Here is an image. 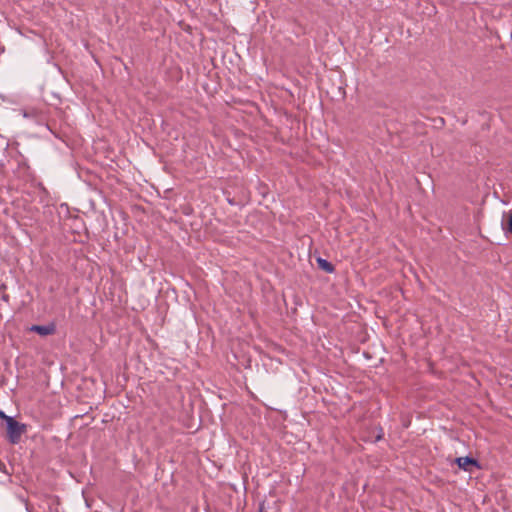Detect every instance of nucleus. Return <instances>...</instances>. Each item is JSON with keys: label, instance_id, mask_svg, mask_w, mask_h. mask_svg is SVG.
Returning a JSON list of instances; mask_svg holds the SVG:
<instances>
[{"label": "nucleus", "instance_id": "nucleus-1", "mask_svg": "<svg viewBox=\"0 0 512 512\" xmlns=\"http://www.w3.org/2000/svg\"><path fill=\"white\" fill-rule=\"evenodd\" d=\"M8 420L9 422L6 424L7 440L13 445L18 444L21 441L22 435L27 431V426L16 421L14 418Z\"/></svg>", "mask_w": 512, "mask_h": 512}, {"label": "nucleus", "instance_id": "nucleus-2", "mask_svg": "<svg viewBox=\"0 0 512 512\" xmlns=\"http://www.w3.org/2000/svg\"><path fill=\"white\" fill-rule=\"evenodd\" d=\"M30 331L35 332L41 336H48L55 333L56 326L54 323H50L48 325H33L31 326Z\"/></svg>", "mask_w": 512, "mask_h": 512}, {"label": "nucleus", "instance_id": "nucleus-3", "mask_svg": "<svg viewBox=\"0 0 512 512\" xmlns=\"http://www.w3.org/2000/svg\"><path fill=\"white\" fill-rule=\"evenodd\" d=\"M456 462L459 466V468L465 470V471H471V466H478L477 461L474 458L471 457H459L456 459Z\"/></svg>", "mask_w": 512, "mask_h": 512}, {"label": "nucleus", "instance_id": "nucleus-4", "mask_svg": "<svg viewBox=\"0 0 512 512\" xmlns=\"http://www.w3.org/2000/svg\"><path fill=\"white\" fill-rule=\"evenodd\" d=\"M317 264L320 269L327 273H333L335 271L334 265L326 259L318 258Z\"/></svg>", "mask_w": 512, "mask_h": 512}, {"label": "nucleus", "instance_id": "nucleus-5", "mask_svg": "<svg viewBox=\"0 0 512 512\" xmlns=\"http://www.w3.org/2000/svg\"><path fill=\"white\" fill-rule=\"evenodd\" d=\"M506 231L512 233V213L508 215Z\"/></svg>", "mask_w": 512, "mask_h": 512}, {"label": "nucleus", "instance_id": "nucleus-6", "mask_svg": "<svg viewBox=\"0 0 512 512\" xmlns=\"http://www.w3.org/2000/svg\"><path fill=\"white\" fill-rule=\"evenodd\" d=\"M12 418L13 417L6 415L2 410H0V419L5 421L6 424L9 422L8 419H12Z\"/></svg>", "mask_w": 512, "mask_h": 512}, {"label": "nucleus", "instance_id": "nucleus-7", "mask_svg": "<svg viewBox=\"0 0 512 512\" xmlns=\"http://www.w3.org/2000/svg\"><path fill=\"white\" fill-rule=\"evenodd\" d=\"M259 512H266L265 509H264V504H260Z\"/></svg>", "mask_w": 512, "mask_h": 512}]
</instances>
